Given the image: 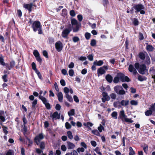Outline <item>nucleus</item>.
Returning <instances> with one entry per match:
<instances>
[{"label":"nucleus","instance_id":"4be33fe9","mask_svg":"<svg viewBox=\"0 0 155 155\" xmlns=\"http://www.w3.org/2000/svg\"><path fill=\"white\" fill-rule=\"evenodd\" d=\"M103 61L102 60H96L94 62L93 64L96 66H101L103 64Z\"/></svg>","mask_w":155,"mask_h":155},{"label":"nucleus","instance_id":"09e8293b","mask_svg":"<svg viewBox=\"0 0 155 155\" xmlns=\"http://www.w3.org/2000/svg\"><path fill=\"white\" fill-rule=\"evenodd\" d=\"M2 128L4 133L5 135H6L8 133V131L7 130V127H6L3 126Z\"/></svg>","mask_w":155,"mask_h":155},{"label":"nucleus","instance_id":"13d9d810","mask_svg":"<svg viewBox=\"0 0 155 155\" xmlns=\"http://www.w3.org/2000/svg\"><path fill=\"white\" fill-rule=\"evenodd\" d=\"M2 78L5 82H6L8 81V79H7V75L6 74L4 75L2 77Z\"/></svg>","mask_w":155,"mask_h":155},{"label":"nucleus","instance_id":"7ed1b4c3","mask_svg":"<svg viewBox=\"0 0 155 155\" xmlns=\"http://www.w3.org/2000/svg\"><path fill=\"white\" fill-rule=\"evenodd\" d=\"M72 29L74 32H77L81 27L80 23H78L77 21L74 18H72L71 20Z\"/></svg>","mask_w":155,"mask_h":155},{"label":"nucleus","instance_id":"0e129e2a","mask_svg":"<svg viewBox=\"0 0 155 155\" xmlns=\"http://www.w3.org/2000/svg\"><path fill=\"white\" fill-rule=\"evenodd\" d=\"M60 83L61 85L64 86L65 85V83L64 80L63 79H62L60 81Z\"/></svg>","mask_w":155,"mask_h":155},{"label":"nucleus","instance_id":"a878e982","mask_svg":"<svg viewBox=\"0 0 155 155\" xmlns=\"http://www.w3.org/2000/svg\"><path fill=\"white\" fill-rule=\"evenodd\" d=\"M83 124L84 126L88 127L90 129H91V128H90V127H92L93 125V124L89 122H87V123H84Z\"/></svg>","mask_w":155,"mask_h":155},{"label":"nucleus","instance_id":"0eeeda50","mask_svg":"<svg viewBox=\"0 0 155 155\" xmlns=\"http://www.w3.org/2000/svg\"><path fill=\"white\" fill-rule=\"evenodd\" d=\"M71 30V25H70L68 28H65L63 30L62 34V36L64 38H67L68 35Z\"/></svg>","mask_w":155,"mask_h":155},{"label":"nucleus","instance_id":"49530a36","mask_svg":"<svg viewBox=\"0 0 155 155\" xmlns=\"http://www.w3.org/2000/svg\"><path fill=\"white\" fill-rule=\"evenodd\" d=\"M62 15L64 16L67 15V10L65 9H64L62 10Z\"/></svg>","mask_w":155,"mask_h":155},{"label":"nucleus","instance_id":"6e6552de","mask_svg":"<svg viewBox=\"0 0 155 155\" xmlns=\"http://www.w3.org/2000/svg\"><path fill=\"white\" fill-rule=\"evenodd\" d=\"M44 135L42 133H41L37 135L34 138V141L38 145L41 140L44 139Z\"/></svg>","mask_w":155,"mask_h":155},{"label":"nucleus","instance_id":"473e14b6","mask_svg":"<svg viewBox=\"0 0 155 155\" xmlns=\"http://www.w3.org/2000/svg\"><path fill=\"white\" fill-rule=\"evenodd\" d=\"M135 154V152L133 150L132 147H129V155H134Z\"/></svg>","mask_w":155,"mask_h":155},{"label":"nucleus","instance_id":"412c9836","mask_svg":"<svg viewBox=\"0 0 155 155\" xmlns=\"http://www.w3.org/2000/svg\"><path fill=\"white\" fill-rule=\"evenodd\" d=\"M0 119L1 120L4 122L5 121V114L3 111L0 110Z\"/></svg>","mask_w":155,"mask_h":155},{"label":"nucleus","instance_id":"4468645a","mask_svg":"<svg viewBox=\"0 0 155 155\" xmlns=\"http://www.w3.org/2000/svg\"><path fill=\"white\" fill-rule=\"evenodd\" d=\"M51 117L53 120L59 119L60 118V114H58V112L56 111L51 114Z\"/></svg>","mask_w":155,"mask_h":155},{"label":"nucleus","instance_id":"bf43d9fd","mask_svg":"<svg viewBox=\"0 0 155 155\" xmlns=\"http://www.w3.org/2000/svg\"><path fill=\"white\" fill-rule=\"evenodd\" d=\"M130 91L132 93H135L136 92V89L132 87H130Z\"/></svg>","mask_w":155,"mask_h":155},{"label":"nucleus","instance_id":"69168bd1","mask_svg":"<svg viewBox=\"0 0 155 155\" xmlns=\"http://www.w3.org/2000/svg\"><path fill=\"white\" fill-rule=\"evenodd\" d=\"M74 99L75 101L77 103H78L79 101V100L78 97L76 95L74 96Z\"/></svg>","mask_w":155,"mask_h":155},{"label":"nucleus","instance_id":"3c124183","mask_svg":"<svg viewBox=\"0 0 155 155\" xmlns=\"http://www.w3.org/2000/svg\"><path fill=\"white\" fill-rule=\"evenodd\" d=\"M69 74L70 76H73L74 74V71L72 69H70L69 71Z\"/></svg>","mask_w":155,"mask_h":155},{"label":"nucleus","instance_id":"f704fd0d","mask_svg":"<svg viewBox=\"0 0 155 155\" xmlns=\"http://www.w3.org/2000/svg\"><path fill=\"white\" fill-rule=\"evenodd\" d=\"M74 109L71 110L68 112V114L69 116L74 115Z\"/></svg>","mask_w":155,"mask_h":155},{"label":"nucleus","instance_id":"bb28decb","mask_svg":"<svg viewBox=\"0 0 155 155\" xmlns=\"http://www.w3.org/2000/svg\"><path fill=\"white\" fill-rule=\"evenodd\" d=\"M65 97L70 102H72L73 101V100L72 97L69 95L68 94H66Z\"/></svg>","mask_w":155,"mask_h":155},{"label":"nucleus","instance_id":"9d476101","mask_svg":"<svg viewBox=\"0 0 155 155\" xmlns=\"http://www.w3.org/2000/svg\"><path fill=\"white\" fill-rule=\"evenodd\" d=\"M118 76L119 77L120 80L122 82H128L130 81V80L128 77L125 76L122 73H118Z\"/></svg>","mask_w":155,"mask_h":155},{"label":"nucleus","instance_id":"c756f323","mask_svg":"<svg viewBox=\"0 0 155 155\" xmlns=\"http://www.w3.org/2000/svg\"><path fill=\"white\" fill-rule=\"evenodd\" d=\"M67 134L69 138L70 139H72L73 138V136L72 133L71 131H68L67 132Z\"/></svg>","mask_w":155,"mask_h":155},{"label":"nucleus","instance_id":"f257e3e1","mask_svg":"<svg viewBox=\"0 0 155 155\" xmlns=\"http://www.w3.org/2000/svg\"><path fill=\"white\" fill-rule=\"evenodd\" d=\"M28 23L32 24V27L34 31L36 32L38 31V34H41L42 33L41 25L39 21H33L31 19H30Z\"/></svg>","mask_w":155,"mask_h":155},{"label":"nucleus","instance_id":"c85d7f7f","mask_svg":"<svg viewBox=\"0 0 155 155\" xmlns=\"http://www.w3.org/2000/svg\"><path fill=\"white\" fill-rule=\"evenodd\" d=\"M111 115L112 117L116 119L117 118V113L116 111L113 112L111 114Z\"/></svg>","mask_w":155,"mask_h":155},{"label":"nucleus","instance_id":"393cba45","mask_svg":"<svg viewBox=\"0 0 155 155\" xmlns=\"http://www.w3.org/2000/svg\"><path fill=\"white\" fill-rule=\"evenodd\" d=\"M129 103V101L128 100L126 101L123 100L120 102V104L122 106H126L128 105Z\"/></svg>","mask_w":155,"mask_h":155},{"label":"nucleus","instance_id":"1a4fd4ad","mask_svg":"<svg viewBox=\"0 0 155 155\" xmlns=\"http://www.w3.org/2000/svg\"><path fill=\"white\" fill-rule=\"evenodd\" d=\"M39 97L42 101L44 104H45L46 107L48 109H50V104L48 103V101L45 97L41 95L39 96Z\"/></svg>","mask_w":155,"mask_h":155},{"label":"nucleus","instance_id":"2f4dec72","mask_svg":"<svg viewBox=\"0 0 155 155\" xmlns=\"http://www.w3.org/2000/svg\"><path fill=\"white\" fill-rule=\"evenodd\" d=\"M92 133L93 134H94L95 135H96L97 136H101L100 133H99V132L97 130H93L92 131Z\"/></svg>","mask_w":155,"mask_h":155},{"label":"nucleus","instance_id":"338daca9","mask_svg":"<svg viewBox=\"0 0 155 155\" xmlns=\"http://www.w3.org/2000/svg\"><path fill=\"white\" fill-rule=\"evenodd\" d=\"M81 146L83 147L85 149H86L87 148V146L84 142H81Z\"/></svg>","mask_w":155,"mask_h":155},{"label":"nucleus","instance_id":"4d7b16f0","mask_svg":"<svg viewBox=\"0 0 155 155\" xmlns=\"http://www.w3.org/2000/svg\"><path fill=\"white\" fill-rule=\"evenodd\" d=\"M22 120H23V121L24 123L23 125H25V124L27 123V120L26 119V118H25V115H24V116L23 117Z\"/></svg>","mask_w":155,"mask_h":155},{"label":"nucleus","instance_id":"6e6d98bb","mask_svg":"<svg viewBox=\"0 0 155 155\" xmlns=\"http://www.w3.org/2000/svg\"><path fill=\"white\" fill-rule=\"evenodd\" d=\"M70 15L74 17L75 15V13L74 11L73 10H71L70 12Z\"/></svg>","mask_w":155,"mask_h":155},{"label":"nucleus","instance_id":"2eb2a0df","mask_svg":"<svg viewBox=\"0 0 155 155\" xmlns=\"http://www.w3.org/2000/svg\"><path fill=\"white\" fill-rule=\"evenodd\" d=\"M33 5L32 3H31L29 4L24 5L23 7L24 8L28 9L30 12L31 11V9Z\"/></svg>","mask_w":155,"mask_h":155},{"label":"nucleus","instance_id":"4c0bfd02","mask_svg":"<svg viewBox=\"0 0 155 155\" xmlns=\"http://www.w3.org/2000/svg\"><path fill=\"white\" fill-rule=\"evenodd\" d=\"M65 127L66 128L68 129H71V125L68 122H66L65 123Z\"/></svg>","mask_w":155,"mask_h":155},{"label":"nucleus","instance_id":"f3484780","mask_svg":"<svg viewBox=\"0 0 155 155\" xmlns=\"http://www.w3.org/2000/svg\"><path fill=\"white\" fill-rule=\"evenodd\" d=\"M150 72L152 76V77L154 79L155 83V69L154 67H151L150 69Z\"/></svg>","mask_w":155,"mask_h":155},{"label":"nucleus","instance_id":"c03bdc74","mask_svg":"<svg viewBox=\"0 0 155 155\" xmlns=\"http://www.w3.org/2000/svg\"><path fill=\"white\" fill-rule=\"evenodd\" d=\"M85 37L87 40L89 39L91 37V34L88 33H86L85 35Z\"/></svg>","mask_w":155,"mask_h":155},{"label":"nucleus","instance_id":"58836bf2","mask_svg":"<svg viewBox=\"0 0 155 155\" xmlns=\"http://www.w3.org/2000/svg\"><path fill=\"white\" fill-rule=\"evenodd\" d=\"M119 80H120V79H119V77L118 76V74H117V76L115 77L114 78L113 81L114 83H117L119 82Z\"/></svg>","mask_w":155,"mask_h":155},{"label":"nucleus","instance_id":"423d86ee","mask_svg":"<svg viewBox=\"0 0 155 155\" xmlns=\"http://www.w3.org/2000/svg\"><path fill=\"white\" fill-rule=\"evenodd\" d=\"M115 91L117 94L120 95H124L125 94V91L124 90L122 87L121 86H117L114 87Z\"/></svg>","mask_w":155,"mask_h":155},{"label":"nucleus","instance_id":"e2e57ef3","mask_svg":"<svg viewBox=\"0 0 155 155\" xmlns=\"http://www.w3.org/2000/svg\"><path fill=\"white\" fill-rule=\"evenodd\" d=\"M43 54L44 56H45L46 58H48V53L45 50L43 52Z\"/></svg>","mask_w":155,"mask_h":155},{"label":"nucleus","instance_id":"6ab92c4d","mask_svg":"<svg viewBox=\"0 0 155 155\" xmlns=\"http://www.w3.org/2000/svg\"><path fill=\"white\" fill-rule=\"evenodd\" d=\"M57 97L58 101L61 102L63 101V96L61 92H59L57 94Z\"/></svg>","mask_w":155,"mask_h":155},{"label":"nucleus","instance_id":"aec40b11","mask_svg":"<svg viewBox=\"0 0 155 155\" xmlns=\"http://www.w3.org/2000/svg\"><path fill=\"white\" fill-rule=\"evenodd\" d=\"M68 145V148L69 149H74L75 147V145L69 141H67V142Z\"/></svg>","mask_w":155,"mask_h":155},{"label":"nucleus","instance_id":"72a5a7b5","mask_svg":"<svg viewBox=\"0 0 155 155\" xmlns=\"http://www.w3.org/2000/svg\"><path fill=\"white\" fill-rule=\"evenodd\" d=\"M130 104L133 105H137L138 104V101H137L134 100H132L130 101Z\"/></svg>","mask_w":155,"mask_h":155},{"label":"nucleus","instance_id":"e433bc0d","mask_svg":"<svg viewBox=\"0 0 155 155\" xmlns=\"http://www.w3.org/2000/svg\"><path fill=\"white\" fill-rule=\"evenodd\" d=\"M139 57L141 59H144L145 58V55L143 53L141 52L139 54Z\"/></svg>","mask_w":155,"mask_h":155},{"label":"nucleus","instance_id":"f03ea898","mask_svg":"<svg viewBox=\"0 0 155 155\" xmlns=\"http://www.w3.org/2000/svg\"><path fill=\"white\" fill-rule=\"evenodd\" d=\"M135 10V12H140L141 14H144L145 12L144 11L145 7L144 6L141 4H139L134 5L130 10L131 12L133 13V9Z\"/></svg>","mask_w":155,"mask_h":155},{"label":"nucleus","instance_id":"dca6fc26","mask_svg":"<svg viewBox=\"0 0 155 155\" xmlns=\"http://www.w3.org/2000/svg\"><path fill=\"white\" fill-rule=\"evenodd\" d=\"M102 68L100 67L97 69V74L98 76H99L100 75H101L105 73L106 71Z\"/></svg>","mask_w":155,"mask_h":155},{"label":"nucleus","instance_id":"603ef678","mask_svg":"<svg viewBox=\"0 0 155 155\" xmlns=\"http://www.w3.org/2000/svg\"><path fill=\"white\" fill-rule=\"evenodd\" d=\"M4 59L3 58L1 57H0V64H1L2 65H5V63L4 61Z\"/></svg>","mask_w":155,"mask_h":155},{"label":"nucleus","instance_id":"774afa93","mask_svg":"<svg viewBox=\"0 0 155 155\" xmlns=\"http://www.w3.org/2000/svg\"><path fill=\"white\" fill-rule=\"evenodd\" d=\"M110 96L111 98L113 99H115L116 97V95L114 93H112L110 95Z\"/></svg>","mask_w":155,"mask_h":155},{"label":"nucleus","instance_id":"37998d69","mask_svg":"<svg viewBox=\"0 0 155 155\" xmlns=\"http://www.w3.org/2000/svg\"><path fill=\"white\" fill-rule=\"evenodd\" d=\"M98 129L100 132H101L103 130H104V128L101 124H100V126L98 127Z\"/></svg>","mask_w":155,"mask_h":155},{"label":"nucleus","instance_id":"5fc2aeb1","mask_svg":"<svg viewBox=\"0 0 155 155\" xmlns=\"http://www.w3.org/2000/svg\"><path fill=\"white\" fill-rule=\"evenodd\" d=\"M61 149L62 151H65L67 150V148L65 145H62L61 147Z\"/></svg>","mask_w":155,"mask_h":155},{"label":"nucleus","instance_id":"b1692460","mask_svg":"<svg viewBox=\"0 0 155 155\" xmlns=\"http://www.w3.org/2000/svg\"><path fill=\"white\" fill-rule=\"evenodd\" d=\"M106 79L107 81L110 83L112 82L113 80V78L112 76L110 74H107L106 76Z\"/></svg>","mask_w":155,"mask_h":155},{"label":"nucleus","instance_id":"ddd939ff","mask_svg":"<svg viewBox=\"0 0 155 155\" xmlns=\"http://www.w3.org/2000/svg\"><path fill=\"white\" fill-rule=\"evenodd\" d=\"M128 70L130 72L132 73L134 75H135L137 73L136 70L132 64L129 65Z\"/></svg>","mask_w":155,"mask_h":155},{"label":"nucleus","instance_id":"de8ad7c7","mask_svg":"<svg viewBox=\"0 0 155 155\" xmlns=\"http://www.w3.org/2000/svg\"><path fill=\"white\" fill-rule=\"evenodd\" d=\"M77 151L79 153L80 152H83L84 151V149L83 147L78 148L77 149Z\"/></svg>","mask_w":155,"mask_h":155},{"label":"nucleus","instance_id":"79ce46f5","mask_svg":"<svg viewBox=\"0 0 155 155\" xmlns=\"http://www.w3.org/2000/svg\"><path fill=\"white\" fill-rule=\"evenodd\" d=\"M73 41L74 42H76L79 41V38L77 36H75L73 38Z\"/></svg>","mask_w":155,"mask_h":155},{"label":"nucleus","instance_id":"f8f14e48","mask_svg":"<svg viewBox=\"0 0 155 155\" xmlns=\"http://www.w3.org/2000/svg\"><path fill=\"white\" fill-rule=\"evenodd\" d=\"M103 97L102 98V100L103 102L104 103L106 101H109L110 98V97L107 95V93L105 92H103L102 93Z\"/></svg>","mask_w":155,"mask_h":155},{"label":"nucleus","instance_id":"a19ab883","mask_svg":"<svg viewBox=\"0 0 155 155\" xmlns=\"http://www.w3.org/2000/svg\"><path fill=\"white\" fill-rule=\"evenodd\" d=\"M96 41L95 39H92L91 42V45L92 46H94L96 45Z\"/></svg>","mask_w":155,"mask_h":155},{"label":"nucleus","instance_id":"052dcab7","mask_svg":"<svg viewBox=\"0 0 155 155\" xmlns=\"http://www.w3.org/2000/svg\"><path fill=\"white\" fill-rule=\"evenodd\" d=\"M148 146L147 145L143 147V150L146 153H147V152L148 151Z\"/></svg>","mask_w":155,"mask_h":155},{"label":"nucleus","instance_id":"864d4df0","mask_svg":"<svg viewBox=\"0 0 155 155\" xmlns=\"http://www.w3.org/2000/svg\"><path fill=\"white\" fill-rule=\"evenodd\" d=\"M64 92L66 94H68L69 92V89L67 87H65L64 89Z\"/></svg>","mask_w":155,"mask_h":155},{"label":"nucleus","instance_id":"39448f33","mask_svg":"<svg viewBox=\"0 0 155 155\" xmlns=\"http://www.w3.org/2000/svg\"><path fill=\"white\" fill-rule=\"evenodd\" d=\"M134 65L135 68L138 70L140 73L142 74H145V71L146 70V67L144 64H142L140 66L139 63H135Z\"/></svg>","mask_w":155,"mask_h":155},{"label":"nucleus","instance_id":"9b49d317","mask_svg":"<svg viewBox=\"0 0 155 155\" xmlns=\"http://www.w3.org/2000/svg\"><path fill=\"white\" fill-rule=\"evenodd\" d=\"M55 48L58 52L61 51L62 49L63 45L60 41H58L55 44Z\"/></svg>","mask_w":155,"mask_h":155},{"label":"nucleus","instance_id":"7c9ffc66","mask_svg":"<svg viewBox=\"0 0 155 155\" xmlns=\"http://www.w3.org/2000/svg\"><path fill=\"white\" fill-rule=\"evenodd\" d=\"M39 147L41 149H44L45 147V143L44 142L42 141L41 142H40Z\"/></svg>","mask_w":155,"mask_h":155},{"label":"nucleus","instance_id":"20e7f679","mask_svg":"<svg viewBox=\"0 0 155 155\" xmlns=\"http://www.w3.org/2000/svg\"><path fill=\"white\" fill-rule=\"evenodd\" d=\"M119 118L123 122L125 121L127 122L132 123L134 121L131 118H127V117L125 114L124 111L123 110L120 111L119 114Z\"/></svg>","mask_w":155,"mask_h":155},{"label":"nucleus","instance_id":"5701e85b","mask_svg":"<svg viewBox=\"0 0 155 155\" xmlns=\"http://www.w3.org/2000/svg\"><path fill=\"white\" fill-rule=\"evenodd\" d=\"M146 49L149 51H152L155 49L154 48L152 45H147L146 46Z\"/></svg>","mask_w":155,"mask_h":155},{"label":"nucleus","instance_id":"c9c22d12","mask_svg":"<svg viewBox=\"0 0 155 155\" xmlns=\"http://www.w3.org/2000/svg\"><path fill=\"white\" fill-rule=\"evenodd\" d=\"M145 114L146 116H149L153 114V113L150 110H149L145 112Z\"/></svg>","mask_w":155,"mask_h":155},{"label":"nucleus","instance_id":"8fccbe9b","mask_svg":"<svg viewBox=\"0 0 155 155\" xmlns=\"http://www.w3.org/2000/svg\"><path fill=\"white\" fill-rule=\"evenodd\" d=\"M133 23L135 25H138V21L137 19L136 18L134 19Z\"/></svg>","mask_w":155,"mask_h":155},{"label":"nucleus","instance_id":"a18cd8bd","mask_svg":"<svg viewBox=\"0 0 155 155\" xmlns=\"http://www.w3.org/2000/svg\"><path fill=\"white\" fill-rule=\"evenodd\" d=\"M33 54L35 57L40 55L39 52L37 50H34L33 51Z\"/></svg>","mask_w":155,"mask_h":155},{"label":"nucleus","instance_id":"ea45409f","mask_svg":"<svg viewBox=\"0 0 155 155\" xmlns=\"http://www.w3.org/2000/svg\"><path fill=\"white\" fill-rule=\"evenodd\" d=\"M37 100H35L32 103V108H34L35 107V105L37 104Z\"/></svg>","mask_w":155,"mask_h":155},{"label":"nucleus","instance_id":"680f3d73","mask_svg":"<svg viewBox=\"0 0 155 155\" xmlns=\"http://www.w3.org/2000/svg\"><path fill=\"white\" fill-rule=\"evenodd\" d=\"M61 106L59 104H57L55 106V109L57 110H60Z\"/></svg>","mask_w":155,"mask_h":155},{"label":"nucleus","instance_id":"cd10ccee","mask_svg":"<svg viewBox=\"0 0 155 155\" xmlns=\"http://www.w3.org/2000/svg\"><path fill=\"white\" fill-rule=\"evenodd\" d=\"M138 80L140 81H143L147 80L146 78L145 77L141 76L140 75H138Z\"/></svg>","mask_w":155,"mask_h":155},{"label":"nucleus","instance_id":"a211bd4d","mask_svg":"<svg viewBox=\"0 0 155 155\" xmlns=\"http://www.w3.org/2000/svg\"><path fill=\"white\" fill-rule=\"evenodd\" d=\"M149 110L153 113V115L155 116V103L152 104L150 105Z\"/></svg>","mask_w":155,"mask_h":155}]
</instances>
